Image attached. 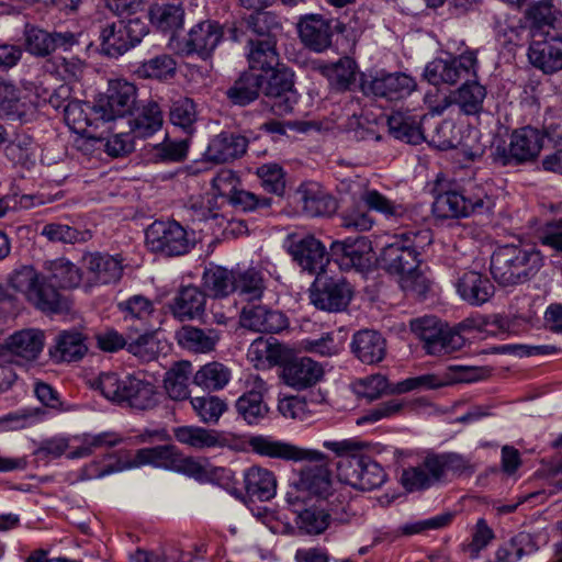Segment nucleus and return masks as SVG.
Returning a JSON list of instances; mask_svg holds the SVG:
<instances>
[{"instance_id":"35","label":"nucleus","mask_w":562,"mask_h":562,"mask_svg":"<svg viewBox=\"0 0 562 562\" xmlns=\"http://www.w3.org/2000/svg\"><path fill=\"white\" fill-rule=\"evenodd\" d=\"M206 293L199 286H182L170 304L172 315L181 322L201 317L205 312Z\"/></svg>"},{"instance_id":"47","label":"nucleus","mask_w":562,"mask_h":562,"mask_svg":"<svg viewBox=\"0 0 562 562\" xmlns=\"http://www.w3.org/2000/svg\"><path fill=\"white\" fill-rule=\"evenodd\" d=\"M234 293L246 302L260 301L266 291L263 273L256 268L236 269Z\"/></svg>"},{"instance_id":"36","label":"nucleus","mask_w":562,"mask_h":562,"mask_svg":"<svg viewBox=\"0 0 562 562\" xmlns=\"http://www.w3.org/2000/svg\"><path fill=\"white\" fill-rule=\"evenodd\" d=\"M351 350L361 362L375 364L386 356V339L376 330H359L352 337Z\"/></svg>"},{"instance_id":"30","label":"nucleus","mask_w":562,"mask_h":562,"mask_svg":"<svg viewBox=\"0 0 562 562\" xmlns=\"http://www.w3.org/2000/svg\"><path fill=\"white\" fill-rule=\"evenodd\" d=\"M401 483L407 492L425 491L442 483L434 453H428L417 465L404 469Z\"/></svg>"},{"instance_id":"64","label":"nucleus","mask_w":562,"mask_h":562,"mask_svg":"<svg viewBox=\"0 0 562 562\" xmlns=\"http://www.w3.org/2000/svg\"><path fill=\"white\" fill-rule=\"evenodd\" d=\"M119 311L123 314L124 319H137L142 322L148 318L155 312L151 300L142 294H135L117 304Z\"/></svg>"},{"instance_id":"28","label":"nucleus","mask_w":562,"mask_h":562,"mask_svg":"<svg viewBox=\"0 0 562 562\" xmlns=\"http://www.w3.org/2000/svg\"><path fill=\"white\" fill-rule=\"evenodd\" d=\"M248 147V139L236 133L222 132L209 143L205 157L209 161L225 164L243 157Z\"/></svg>"},{"instance_id":"32","label":"nucleus","mask_w":562,"mask_h":562,"mask_svg":"<svg viewBox=\"0 0 562 562\" xmlns=\"http://www.w3.org/2000/svg\"><path fill=\"white\" fill-rule=\"evenodd\" d=\"M97 101L91 105L88 102L70 100L65 105L64 120L75 133L93 137L92 130L102 123L101 116L97 113Z\"/></svg>"},{"instance_id":"58","label":"nucleus","mask_w":562,"mask_h":562,"mask_svg":"<svg viewBox=\"0 0 562 562\" xmlns=\"http://www.w3.org/2000/svg\"><path fill=\"white\" fill-rule=\"evenodd\" d=\"M177 61L169 54H160L145 60L138 67V75L144 78L167 79L176 75Z\"/></svg>"},{"instance_id":"19","label":"nucleus","mask_w":562,"mask_h":562,"mask_svg":"<svg viewBox=\"0 0 562 562\" xmlns=\"http://www.w3.org/2000/svg\"><path fill=\"white\" fill-rule=\"evenodd\" d=\"M177 451L178 447L171 443L142 448L136 450L133 458H128L125 461L119 459L115 464L105 467L98 476H104L114 472L144 465L172 470Z\"/></svg>"},{"instance_id":"43","label":"nucleus","mask_w":562,"mask_h":562,"mask_svg":"<svg viewBox=\"0 0 562 562\" xmlns=\"http://www.w3.org/2000/svg\"><path fill=\"white\" fill-rule=\"evenodd\" d=\"M244 483L247 495L260 502L270 501L277 492L276 476L265 468H249L244 474Z\"/></svg>"},{"instance_id":"17","label":"nucleus","mask_w":562,"mask_h":562,"mask_svg":"<svg viewBox=\"0 0 562 562\" xmlns=\"http://www.w3.org/2000/svg\"><path fill=\"white\" fill-rule=\"evenodd\" d=\"M288 251L302 270L312 274L317 273V276L324 271L331 255L319 239L313 235L292 234L288 237Z\"/></svg>"},{"instance_id":"12","label":"nucleus","mask_w":562,"mask_h":562,"mask_svg":"<svg viewBox=\"0 0 562 562\" xmlns=\"http://www.w3.org/2000/svg\"><path fill=\"white\" fill-rule=\"evenodd\" d=\"M337 470L341 480L360 491L379 488L387 479L381 464L366 454L347 456L340 459Z\"/></svg>"},{"instance_id":"8","label":"nucleus","mask_w":562,"mask_h":562,"mask_svg":"<svg viewBox=\"0 0 562 562\" xmlns=\"http://www.w3.org/2000/svg\"><path fill=\"white\" fill-rule=\"evenodd\" d=\"M542 147L541 130L527 125L514 130L508 144L496 146L492 159L499 167H518L535 161Z\"/></svg>"},{"instance_id":"57","label":"nucleus","mask_w":562,"mask_h":562,"mask_svg":"<svg viewBox=\"0 0 562 562\" xmlns=\"http://www.w3.org/2000/svg\"><path fill=\"white\" fill-rule=\"evenodd\" d=\"M247 29L257 34L259 40H277L282 25L276 14L267 11H257L246 19Z\"/></svg>"},{"instance_id":"62","label":"nucleus","mask_w":562,"mask_h":562,"mask_svg":"<svg viewBox=\"0 0 562 562\" xmlns=\"http://www.w3.org/2000/svg\"><path fill=\"white\" fill-rule=\"evenodd\" d=\"M442 482L446 481L448 472L456 475L473 474L475 471L471 461L462 454L456 452L434 453Z\"/></svg>"},{"instance_id":"40","label":"nucleus","mask_w":562,"mask_h":562,"mask_svg":"<svg viewBox=\"0 0 562 562\" xmlns=\"http://www.w3.org/2000/svg\"><path fill=\"white\" fill-rule=\"evenodd\" d=\"M178 344L194 353H209L213 351L220 341L218 330L214 328H200L184 325L176 331Z\"/></svg>"},{"instance_id":"4","label":"nucleus","mask_w":562,"mask_h":562,"mask_svg":"<svg viewBox=\"0 0 562 562\" xmlns=\"http://www.w3.org/2000/svg\"><path fill=\"white\" fill-rule=\"evenodd\" d=\"M542 263L543 257L536 248L505 245L493 252L491 273L499 285L510 286L528 281Z\"/></svg>"},{"instance_id":"63","label":"nucleus","mask_w":562,"mask_h":562,"mask_svg":"<svg viewBox=\"0 0 562 562\" xmlns=\"http://www.w3.org/2000/svg\"><path fill=\"white\" fill-rule=\"evenodd\" d=\"M356 69L357 65L353 59L349 57L340 58L327 69L330 85L339 91L350 89L356 80Z\"/></svg>"},{"instance_id":"39","label":"nucleus","mask_w":562,"mask_h":562,"mask_svg":"<svg viewBox=\"0 0 562 562\" xmlns=\"http://www.w3.org/2000/svg\"><path fill=\"white\" fill-rule=\"evenodd\" d=\"M425 117L411 112H393L387 119L389 131L396 139L412 145L422 144L425 140L422 120Z\"/></svg>"},{"instance_id":"34","label":"nucleus","mask_w":562,"mask_h":562,"mask_svg":"<svg viewBox=\"0 0 562 562\" xmlns=\"http://www.w3.org/2000/svg\"><path fill=\"white\" fill-rule=\"evenodd\" d=\"M297 195L306 215L328 216L336 212L337 201L317 182H304L297 189Z\"/></svg>"},{"instance_id":"52","label":"nucleus","mask_w":562,"mask_h":562,"mask_svg":"<svg viewBox=\"0 0 562 562\" xmlns=\"http://www.w3.org/2000/svg\"><path fill=\"white\" fill-rule=\"evenodd\" d=\"M124 441L123 437L115 431H103L100 434H85L81 446L71 451L70 459L83 458L93 453L98 449L112 448Z\"/></svg>"},{"instance_id":"6","label":"nucleus","mask_w":562,"mask_h":562,"mask_svg":"<svg viewBox=\"0 0 562 562\" xmlns=\"http://www.w3.org/2000/svg\"><path fill=\"white\" fill-rule=\"evenodd\" d=\"M432 243L429 228H416L402 232L386 245L379 257L380 267L390 274L403 276L412 272L422 263V251Z\"/></svg>"},{"instance_id":"22","label":"nucleus","mask_w":562,"mask_h":562,"mask_svg":"<svg viewBox=\"0 0 562 562\" xmlns=\"http://www.w3.org/2000/svg\"><path fill=\"white\" fill-rule=\"evenodd\" d=\"M224 38L223 26L212 20H205L193 25L184 40L183 52L186 55H198L206 60L212 57L214 50Z\"/></svg>"},{"instance_id":"25","label":"nucleus","mask_w":562,"mask_h":562,"mask_svg":"<svg viewBox=\"0 0 562 562\" xmlns=\"http://www.w3.org/2000/svg\"><path fill=\"white\" fill-rule=\"evenodd\" d=\"M323 375L322 364L308 357L286 361L281 372L284 383L299 391L314 386Z\"/></svg>"},{"instance_id":"48","label":"nucleus","mask_w":562,"mask_h":562,"mask_svg":"<svg viewBox=\"0 0 562 562\" xmlns=\"http://www.w3.org/2000/svg\"><path fill=\"white\" fill-rule=\"evenodd\" d=\"M164 115L156 101H148L130 121L131 132L134 137L146 138L154 135L162 127Z\"/></svg>"},{"instance_id":"44","label":"nucleus","mask_w":562,"mask_h":562,"mask_svg":"<svg viewBox=\"0 0 562 562\" xmlns=\"http://www.w3.org/2000/svg\"><path fill=\"white\" fill-rule=\"evenodd\" d=\"M236 281V269H227L222 266L210 263L202 274L204 289L215 299L227 297L234 293Z\"/></svg>"},{"instance_id":"13","label":"nucleus","mask_w":562,"mask_h":562,"mask_svg":"<svg viewBox=\"0 0 562 562\" xmlns=\"http://www.w3.org/2000/svg\"><path fill=\"white\" fill-rule=\"evenodd\" d=\"M147 33V24L138 16L106 24L100 33L101 50L117 58L139 44Z\"/></svg>"},{"instance_id":"7","label":"nucleus","mask_w":562,"mask_h":562,"mask_svg":"<svg viewBox=\"0 0 562 562\" xmlns=\"http://www.w3.org/2000/svg\"><path fill=\"white\" fill-rule=\"evenodd\" d=\"M460 325L450 327L436 316H424L411 321V330L423 342L426 353L443 356L461 350L465 338L461 335Z\"/></svg>"},{"instance_id":"26","label":"nucleus","mask_w":562,"mask_h":562,"mask_svg":"<svg viewBox=\"0 0 562 562\" xmlns=\"http://www.w3.org/2000/svg\"><path fill=\"white\" fill-rule=\"evenodd\" d=\"M241 327L258 333H280L289 325L288 317L263 305L244 306L239 317Z\"/></svg>"},{"instance_id":"41","label":"nucleus","mask_w":562,"mask_h":562,"mask_svg":"<svg viewBox=\"0 0 562 562\" xmlns=\"http://www.w3.org/2000/svg\"><path fill=\"white\" fill-rule=\"evenodd\" d=\"M248 47L250 71L262 74L282 65L277 50V40H249Z\"/></svg>"},{"instance_id":"59","label":"nucleus","mask_w":562,"mask_h":562,"mask_svg":"<svg viewBox=\"0 0 562 562\" xmlns=\"http://www.w3.org/2000/svg\"><path fill=\"white\" fill-rule=\"evenodd\" d=\"M408 406V402L398 398H392L381 402L374 407L366 411L360 417L357 418L356 424L363 426L367 424H374L382 419L392 418L402 414Z\"/></svg>"},{"instance_id":"61","label":"nucleus","mask_w":562,"mask_h":562,"mask_svg":"<svg viewBox=\"0 0 562 562\" xmlns=\"http://www.w3.org/2000/svg\"><path fill=\"white\" fill-rule=\"evenodd\" d=\"M227 201L234 209L241 212H258L269 210L272 205L271 198L258 195L254 192L239 188L231 191Z\"/></svg>"},{"instance_id":"56","label":"nucleus","mask_w":562,"mask_h":562,"mask_svg":"<svg viewBox=\"0 0 562 562\" xmlns=\"http://www.w3.org/2000/svg\"><path fill=\"white\" fill-rule=\"evenodd\" d=\"M330 524V515L324 508L311 506L299 512L296 517L297 528L306 535H321Z\"/></svg>"},{"instance_id":"29","label":"nucleus","mask_w":562,"mask_h":562,"mask_svg":"<svg viewBox=\"0 0 562 562\" xmlns=\"http://www.w3.org/2000/svg\"><path fill=\"white\" fill-rule=\"evenodd\" d=\"M44 345V331L36 328H27L10 335L4 340L3 348L12 356L30 362L40 357Z\"/></svg>"},{"instance_id":"16","label":"nucleus","mask_w":562,"mask_h":562,"mask_svg":"<svg viewBox=\"0 0 562 562\" xmlns=\"http://www.w3.org/2000/svg\"><path fill=\"white\" fill-rule=\"evenodd\" d=\"M250 450L261 457L286 462L324 461L325 454L318 450L304 449L271 436L256 435L248 439Z\"/></svg>"},{"instance_id":"5","label":"nucleus","mask_w":562,"mask_h":562,"mask_svg":"<svg viewBox=\"0 0 562 562\" xmlns=\"http://www.w3.org/2000/svg\"><path fill=\"white\" fill-rule=\"evenodd\" d=\"M95 387L112 403L137 411H148L157 406L155 386L133 375L120 376L114 372L101 373Z\"/></svg>"},{"instance_id":"37","label":"nucleus","mask_w":562,"mask_h":562,"mask_svg":"<svg viewBox=\"0 0 562 562\" xmlns=\"http://www.w3.org/2000/svg\"><path fill=\"white\" fill-rule=\"evenodd\" d=\"M525 18L530 23L531 37L547 35L552 30L561 33L562 18L555 14L552 0L533 2L527 8Z\"/></svg>"},{"instance_id":"54","label":"nucleus","mask_w":562,"mask_h":562,"mask_svg":"<svg viewBox=\"0 0 562 562\" xmlns=\"http://www.w3.org/2000/svg\"><path fill=\"white\" fill-rule=\"evenodd\" d=\"M42 236L46 237L52 243H63L75 245L78 243H86L92 238L89 229H78L67 224L48 223L42 229Z\"/></svg>"},{"instance_id":"46","label":"nucleus","mask_w":562,"mask_h":562,"mask_svg":"<svg viewBox=\"0 0 562 562\" xmlns=\"http://www.w3.org/2000/svg\"><path fill=\"white\" fill-rule=\"evenodd\" d=\"M226 98L234 105L246 106L260 95V78L257 72L244 71L226 90Z\"/></svg>"},{"instance_id":"27","label":"nucleus","mask_w":562,"mask_h":562,"mask_svg":"<svg viewBox=\"0 0 562 562\" xmlns=\"http://www.w3.org/2000/svg\"><path fill=\"white\" fill-rule=\"evenodd\" d=\"M34 106L21 97V90L0 77V117L21 124L31 121Z\"/></svg>"},{"instance_id":"11","label":"nucleus","mask_w":562,"mask_h":562,"mask_svg":"<svg viewBox=\"0 0 562 562\" xmlns=\"http://www.w3.org/2000/svg\"><path fill=\"white\" fill-rule=\"evenodd\" d=\"M353 295L352 284L342 276L318 274L310 289L311 303L329 313L346 311Z\"/></svg>"},{"instance_id":"1","label":"nucleus","mask_w":562,"mask_h":562,"mask_svg":"<svg viewBox=\"0 0 562 562\" xmlns=\"http://www.w3.org/2000/svg\"><path fill=\"white\" fill-rule=\"evenodd\" d=\"M47 276H43L32 266H22L10 276L13 290L22 293L37 310L44 313H63L69 310L68 300L60 289L77 288L82 281V270L66 258L49 261Z\"/></svg>"},{"instance_id":"2","label":"nucleus","mask_w":562,"mask_h":562,"mask_svg":"<svg viewBox=\"0 0 562 562\" xmlns=\"http://www.w3.org/2000/svg\"><path fill=\"white\" fill-rule=\"evenodd\" d=\"M425 79L432 86L462 85L452 91L447 101L456 104L465 115H476L483 111L486 88L477 81V57L473 50H467L449 59L436 58L424 70Z\"/></svg>"},{"instance_id":"38","label":"nucleus","mask_w":562,"mask_h":562,"mask_svg":"<svg viewBox=\"0 0 562 562\" xmlns=\"http://www.w3.org/2000/svg\"><path fill=\"white\" fill-rule=\"evenodd\" d=\"M457 291L465 302L479 306L493 296L495 288L486 276L476 271H467L458 280Z\"/></svg>"},{"instance_id":"20","label":"nucleus","mask_w":562,"mask_h":562,"mask_svg":"<svg viewBox=\"0 0 562 562\" xmlns=\"http://www.w3.org/2000/svg\"><path fill=\"white\" fill-rule=\"evenodd\" d=\"M477 378V368L475 367L449 366L441 379L432 374L409 378L391 386L390 393L401 394L416 389H436L446 384L469 383L475 381Z\"/></svg>"},{"instance_id":"10","label":"nucleus","mask_w":562,"mask_h":562,"mask_svg":"<svg viewBox=\"0 0 562 562\" xmlns=\"http://www.w3.org/2000/svg\"><path fill=\"white\" fill-rule=\"evenodd\" d=\"M260 78V93L270 100V106L276 115L291 113L299 101L294 88V74L284 65L269 71L257 74Z\"/></svg>"},{"instance_id":"50","label":"nucleus","mask_w":562,"mask_h":562,"mask_svg":"<svg viewBox=\"0 0 562 562\" xmlns=\"http://www.w3.org/2000/svg\"><path fill=\"white\" fill-rule=\"evenodd\" d=\"M173 436L182 445L196 450L216 448L217 430L199 426H180L173 429Z\"/></svg>"},{"instance_id":"23","label":"nucleus","mask_w":562,"mask_h":562,"mask_svg":"<svg viewBox=\"0 0 562 562\" xmlns=\"http://www.w3.org/2000/svg\"><path fill=\"white\" fill-rule=\"evenodd\" d=\"M560 34L552 30L547 35L531 37L528 49L529 61L544 74H554L562 69Z\"/></svg>"},{"instance_id":"31","label":"nucleus","mask_w":562,"mask_h":562,"mask_svg":"<svg viewBox=\"0 0 562 562\" xmlns=\"http://www.w3.org/2000/svg\"><path fill=\"white\" fill-rule=\"evenodd\" d=\"M304 45L315 52H324L331 45V22L319 14L302 18L297 24Z\"/></svg>"},{"instance_id":"51","label":"nucleus","mask_w":562,"mask_h":562,"mask_svg":"<svg viewBox=\"0 0 562 562\" xmlns=\"http://www.w3.org/2000/svg\"><path fill=\"white\" fill-rule=\"evenodd\" d=\"M184 9L175 3L157 4L150 9V20L162 32H176L183 26Z\"/></svg>"},{"instance_id":"60","label":"nucleus","mask_w":562,"mask_h":562,"mask_svg":"<svg viewBox=\"0 0 562 562\" xmlns=\"http://www.w3.org/2000/svg\"><path fill=\"white\" fill-rule=\"evenodd\" d=\"M190 403L201 422L205 424H216L227 409L225 401L215 395L193 397Z\"/></svg>"},{"instance_id":"55","label":"nucleus","mask_w":562,"mask_h":562,"mask_svg":"<svg viewBox=\"0 0 562 562\" xmlns=\"http://www.w3.org/2000/svg\"><path fill=\"white\" fill-rule=\"evenodd\" d=\"M198 119L196 104L188 97H179L171 101L169 120L175 126L191 133Z\"/></svg>"},{"instance_id":"45","label":"nucleus","mask_w":562,"mask_h":562,"mask_svg":"<svg viewBox=\"0 0 562 562\" xmlns=\"http://www.w3.org/2000/svg\"><path fill=\"white\" fill-rule=\"evenodd\" d=\"M192 363L187 360L175 362L165 373L164 389L172 401H184L190 396L189 381Z\"/></svg>"},{"instance_id":"21","label":"nucleus","mask_w":562,"mask_h":562,"mask_svg":"<svg viewBox=\"0 0 562 562\" xmlns=\"http://www.w3.org/2000/svg\"><path fill=\"white\" fill-rule=\"evenodd\" d=\"M330 255L342 269L364 271L372 262L371 241L364 236L335 240L330 245Z\"/></svg>"},{"instance_id":"33","label":"nucleus","mask_w":562,"mask_h":562,"mask_svg":"<svg viewBox=\"0 0 562 562\" xmlns=\"http://www.w3.org/2000/svg\"><path fill=\"white\" fill-rule=\"evenodd\" d=\"M88 350L87 336L77 329H70L57 334L48 352L55 362H78Z\"/></svg>"},{"instance_id":"42","label":"nucleus","mask_w":562,"mask_h":562,"mask_svg":"<svg viewBox=\"0 0 562 562\" xmlns=\"http://www.w3.org/2000/svg\"><path fill=\"white\" fill-rule=\"evenodd\" d=\"M327 457L324 461H317L318 465L306 467L300 473L296 483L297 492L310 493L317 497L327 498L331 487L330 472L326 467Z\"/></svg>"},{"instance_id":"53","label":"nucleus","mask_w":562,"mask_h":562,"mask_svg":"<svg viewBox=\"0 0 562 562\" xmlns=\"http://www.w3.org/2000/svg\"><path fill=\"white\" fill-rule=\"evenodd\" d=\"M360 200L370 211L383 214L386 218H404L407 210L390 200L375 189H368L362 192Z\"/></svg>"},{"instance_id":"3","label":"nucleus","mask_w":562,"mask_h":562,"mask_svg":"<svg viewBox=\"0 0 562 562\" xmlns=\"http://www.w3.org/2000/svg\"><path fill=\"white\" fill-rule=\"evenodd\" d=\"M432 213L440 220H457L493 212L491 186L468 181L462 184L438 177L434 187Z\"/></svg>"},{"instance_id":"18","label":"nucleus","mask_w":562,"mask_h":562,"mask_svg":"<svg viewBox=\"0 0 562 562\" xmlns=\"http://www.w3.org/2000/svg\"><path fill=\"white\" fill-rule=\"evenodd\" d=\"M82 263L88 274L89 286L115 284L123 277L124 258L120 254L87 252L82 256Z\"/></svg>"},{"instance_id":"49","label":"nucleus","mask_w":562,"mask_h":562,"mask_svg":"<svg viewBox=\"0 0 562 562\" xmlns=\"http://www.w3.org/2000/svg\"><path fill=\"white\" fill-rule=\"evenodd\" d=\"M232 376L231 369L225 364L212 361L202 367L193 374L192 383L203 390L215 392L223 390Z\"/></svg>"},{"instance_id":"14","label":"nucleus","mask_w":562,"mask_h":562,"mask_svg":"<svg viewBox=\"0 0 562 562\" xmlns=\"http://www.w3.org/2000/svg\"><path fill=\"white\" fill-rule=\"evenodd\" d=\"M416 87L413 77L398 71L380 70L374 74H362L360 77V89L363 94L391 101L408 97Z\"/></svg>"},{"instance_id":"9","label":"nucleus","mask_w":562,"mask_h":562,"mask_svg":"<svg viewBox=\"0 0 562 562\" xmlns=\"http://www.w3.org/2000/svg\"><path fill=\"white\" fill-rule=\"evenodd\" d=\"M147 248L165 257L187 255L193 249L194 240L177 221H154L145 231Z\"/></svg>"},{"instance_id":"24","label":"nucleus","mask_w":562,"mask_h":562,"mask_svg":"<svg viewBox=\"0 0 562 562\" xmlns=\"http://www.w3.org/2000/svg\"><path fill=\"white\" fill-rule=\"evenodd\" d=\"M268 386L263 379L252 378L251 389L241 394L235 402L238 417L250 426L259 425L269 414V406L263 401Z\"/></svg>"},{"instance_id":"15","label":"nucleus","mask_w":562,"mask_h":562,"mask_svg":"<svg viewBox=\"0 0 562 562\" xmlns=\"http://www.w3.org/2000/svg\"><path fill=\"white\" fill-rule=\"evenodd\" d=\"M137 88L125 79L109 81L106 92L97 99V113L102 123L132 114L136 105Z\"/></svg>"}]
</instances>
